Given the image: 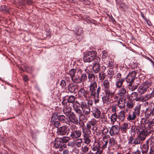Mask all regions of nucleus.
<instances>
[{
	"label": "nucleus",
	"instance_id": "f3484780",
	"mask_svg": "<svg viewBox=\"0 0 154 154\" xmlns=\"http://www.w3.org/2000/svg\"><path fill=\"white\" fill-rule=\"evenodd\" d=\"M102 59L103 61V63H106V64L107 65L108 64H109L108 66H109V64L111 63L109 62L108 61V58L107 57V53L106 51H102Z\"/></svg>",
	"mask_w": 154,
	"mask_h": 154
},
{
	"label": "nucleus",
	"instance_id": "f03ea898",
	"mask_svg": "<svg viewBox=\"0 0 154 154\" xmlns=\"http://www.w3.org/2000/svg\"><path fill=\"white\" fill-rule=\"evenodd\" d=\"M76 126L74 125H71L69 129L70 133V136L72 139H76L79 137L81 135V131L75 130Z\"/></svg>",
	"mask_w": 154,
	"mask_h": 154
},
{
	"label": "nucleus",
	"instance_id": "9d476101",
	"mask_svg": "<svg viewBox=\"0 0 154 154\" xmlns=\"http://www.w3.org/2000/svg\"><path fill=\"white\" fill-rule=\"evenodd\" d=\"M120 131V128L119 126L113 125L111 127L109 133L111 136H112L117 134Z\"/></svg>",
	"mask_w": 154,
	"mask_h": 154
},
{
	"label": "nucleus",
	"instance_id": "7c9ffc66",
	"mask_svg": "<svg viewBox=\"0 0 154 154\" xmlns=\"http://www.w3.org/2000/svg\"><path fill=\"white\" fill-rule=\"evenodd\" d=\"M124 81V79H117L115 83L116 87L117 88H120L122 86Z\"/></svg>",
	"mask_w": 154,
	"mask_h": 154
},
{
	"label": "nucleus",
	"instance_id": "a211bd4d",
	"mask_svg": "<svg viewBox=\"0 0 154 154\" xmlns=\"http://www.w3.org/2000/svg\"><path fill=\"white\" fill-rule=\"evenodd\" d=\"M78 85L71 84L68 86V90L71 93H75L78 91Z\"/></svg>",
	"mask_w": 154,
	"mask_h": 154
},
{
	"label": "nucleus",
	"instance_id": "338daca9",
	"mask_svg": "<svg viewBox=\"0 0 154 154\" xmlns=\"http://www.w3.org/2000/svg\"><path fill=\"white\" fill-rule=\"evenodd\" d=\"M83 70H84L85 71L86 73H88V75L89 74H90L91 73L90 72V71L89 70V69H88L87 68H83Z\"/></svg>",
	"mask_w": 154,
	"mask_h": 154
},
{
	"label": "nucleus",
	"instance_id": "49530a36",
	"mask_svg": "<svg viewBox=\"0 0 154 154\" xmlns=\"http://www.w3.org/2000/svg\"><path fill=\"white\" fill-rule=\"evenodd\" d=\"M109 143L111 146H114L116 143L115 139L113 138H111L109 139Z\"/></svg>",
	"mask_w": 154,
	"mask_h": 154
},
{
	"label": "nucleus",
	"instance_id": "f8f14e48",
	"mask_svg": "<svg viewBox=\"0 0 154 154\" xmlns=\"http://www.w3.org/2000/svg\"><path fill=\"white\" fill-rule=\"evenodd\" d=\"M65 117L63 115H57V113L55 112L53 115L51 117V120L54 121V119L56 120L58 119V120L60 121L61 122L64 123L65 122Z\"/></svg>",
	"mask_w": 154,
	"mask_h": 154
},
{
	"label": "nucleus",
	"instance_id": "4be33fe9",
	"mask_svg": "<svg viewBox=\"0 0 154 154\" xmlns=\"http://www.w3.org/2000/svg\"><path fill=\"white\" fill-rule=\"evenodd\" d=\"M126 93V90L124 86H122L118 90V94L120 97H124V95Z\"/></svg>",
	"mask_w": 154,
	"mask_h": 154
},
{
	"label": "nucleus",
	"instance_id": "423d86ee",
	"mask_svg": "<svg viewBox=\"0 0 154 154\" xmlns=\"http://www.w3.org/2000/svg\"><path fill=\"white\" fill-rule=\"evenodd\" d=\"M97 88V84L95 81L91 83L89 85V90L91 96L95 98L96 94V91Z\"/></svg>",
	"mask_w": 154,
	"mask_h": 154
},
{
	"label": "nucleus",
	"instance_id": "c756f323",
	"mask_svg": "<svg viewBox=\"0 0 154 154\" xmlns=\"http://www.w3.org/2000/svg\"><path fill=\"white\" fill-rule=\"evenodd\" d=\"M82 132L83 136H89L91 134V131L90 129H88L86 128L82 129Z\"/></svg>",
	"mask_w": 154,
	"mask_h": 154
},
{
	"label": "nucleus",
	"instance_id": "0e129e2a",
	"mask_svg": "<svg viewBox=\"0 0 154 154\" xmlns=\"http://www.w3.org/2000/svg\"><path fill=\"white\" fill-rule=\"evenodd\" d=\"M101 90V88L100 86H98V88H97L96 91V94H97L98 96L99 95V93Z\"/></svg>",
	"mask_w": 154,
	"mask_h": 154
},
{
	"label": "nucleus",
	"instance_id": "69168bd1",
	"mask_svg": "<svg viewBox=\"0 0 154 154\" xmlns=\"http://www.w3.org/2000/svg\"><path fill=\"white\" fill-rule=\"evenodd\" d=\"M72 152L76 154H78L79 153V150L78 149L74 148L72 149Z\"/></svg>",
	"mask_w": 154,
	"mask_h": 154
},
{
	"label": "nucleus",
	"instance_id": "37998d69",
	"mask_svg": "<svg viewBox=\"0 0 154 154\" xmlns=\"http://www.w3.org/2000/svg\"><path fill=\"white\" fill-rule=\"evenodd\" d=\"M134 103L131 100H130L127 103V106L129 108L132 109L134 107Z\"/></svg>",
	"mask_w": 154,
	"mask_h": 154
},
{
	"label": "nucleus",
	"instance_id": "680f3d73",
	"mask_svg": "<svg viewBox=\"0 0 154 154\" xmlns=\"http://www.w3.org/2000/svg\"><path fill=\"white\" fill-rule=\"evenodd\" d=\"M137 101H141L142 102H144V100H143V97H138V98H136L135 99Z\"/></svg>",
	"mask_w": 154,
	"mask_h": 154
},
{
	"label": "nucleus",
	"instance_id": "4468645a",
	"mask_svg": "<svg viewBox=\"0 0 154 154\" xmlns=\"http://www.w3.org/2000/svg\"><path fill=\"white\" fill-rule=\"evenodd\" d=\"M88 94V92L83 88H81L78 91V96L79 97V98L80 99L82 98H84L85 100L87 98V95Z\"/></svg>",
	"mask_w": 154,
	"mask_h": 154
},
{
	"label": "nucleus",
	"instance_id": "a19ab883",
	"mask_svg": "<svg viewBox=\"0 0 154 154\" xmlns=\"http://www.w3.org/2000/svg\"><path fill=\"white\" fill-rule=\"evenodd\" d=\"M109 129L106 126H104L102 130V134L103 135H105L109 132Z\"/></svg>",
	"mask_w": 154,
	"mask_h": 154
},
{
	"label": "nucleus",
	"instance_id": "e433bc0d",
	"mask_svg": "<svg viewBox=\"0 0 154 154\" xmlns=\"http://www.w3.org/2000/svg\"><path fill=\"white\" fill-rule=\"evenodd\" d=\"M82 143V141L81 139H77L75 142V144L78 147H80Z\"/></svg>",
	"mask_w": 154,
	"mask_h": 154
},
{
	"label": "nucleus",
	"instance_id": "ddd939ff",
	"mask_svg": "<svg viewBox=\"0 0 154 154\" xmlns=\"http://www.w3.org/2000/svg\"><path fill=\"white\" fill-rule=\"evenodd\" d=\"M57 133L58 135L63 136L67 134H68L69 133L67 132V128L66 126H62L58 128L57 131Z\"/></svg>",
	"mask_w": 154,
	"mask_h": 154
},
{
	"label": "nucleus",
	"instance_id": "6e6552de",
	"mask_svg": "<svg viewBox=\"0 0 154 154\" xmlns=\"http://www.w3.org/2000/svg\"><path fill=\"white\" fill-rule=\"evenodd\" d=\"M137 132L139 134V136H143L145 139L147 134V131L145 128L143 127L142 125H139L136 128Z\"/></svg>",
	"mask_w": 154,
	"mask_h": 154
},
{
	"label": "nucleus",
	"instance_id": "72a5a7b5",
	"mask_svg": "<svg viewBox=\"0 0 154 154\" xmlns=\"http://www.w3.org/2000/svg\"><path fill=\"white\" fill-rule=\"evenodd\" d=\"M152 82L150 80H148L143 82L141 85L147 89L151 85Z\"/></svg>",
	"mask_w": 154,
	"mask_h": 154
},
{
	"label": "nucleus",
	"instance_id": "6e6d98bb",
	"mask_svg": "<svg viewBox=\"0 0 154 154\" xmlns=\"http://www.w3.org/2000/svg\"><path fill=\"white\" fill-rule=\"evenodd\" d=\"M134 140V139L132 137H130L128 139V143L130 145H133Z\"/></svg>",
	"mask_w": 154,
	"mask_h": 154
},
{
	"label": "nucleus",
	"instance_id": "ea45409f",
	"mask_svg": "<svg viewBox=\"0 0 154 154\" xmlns=\"http://www.w3.org/2000/svg\"><path fill=\"white\" fill-rule=\"evenodd\" d=\"M88 122L92 126H94L96 124L97 121L95 119L92 118Z\"/></svg>",
	"mask_w": 154,
	"mask_h": 154
},
{
	"label": "nucleus",
	"instance_id": "0eeeda50",
	"mask_svg": "<svg viewBox=\"0 0 154 154\" xmlns=\"http://www.w3.org/2000/svg\"><path fill=\"white\" fill-rule=\"evenodd\" d=\"M81 107L83 113L85 115H88L90 113V107L87 105L86 102L82 101L81 102Z\"/></svg>",
	"mask_w": 154,
	"mask_h": 154
},
{
	"label": "nucleus",
	"instance_id": "5fc2aeb1",
	"mask_svg": "<svg viewBox=\"0 0 154 154\" xmlns=\"http://www.w3.org/2000/svg\"><path fill=\"white\" fill-rule=\"evenodd\" d=\"M60 85L62 88L65 87L66 85V83L65 81L64 80H62L61 82Z\"/></svg>",
	"mask_w": 154,
	"mask_h": 154
},
{
	"label": "nucleus",
	"instance_id": "412c9836",
	"mask_svg": "<svg viewBox=\"0 0 154 154\" xmlns=\"http://www.w3.org/2000/svg\"><path fill=\"white\" fill-rule=\"evenodd\" d=\"M129 128L128 124L125 122L124 123L122 126L120 128V130L122 133L125 134L126 133L127 130Z\"/></svg>",
	"mask_w": 154,
	"mask_h": 154
},
{
	"label": "nucleus",
	"instance_id": "cd10ccee",
	"mask_svg": "<svg viewBox=\"0 0 154 154\" xmlns=\"http://www.w3.org/2000/svg\"><path fill=\"white\" fill-rule=\"evenodd\" d=\"M125 112L124 110L121 111L119 112L118 116V118L121 121H123L125 119Z\"/></svg>",
	"mask_w": 154,
	"mask_h": 154
},
{
	"label": "nucleus",
	"instance_id": "f704fd0d",
	"mask_svg": "<svg viewBox=\"0 0 154 154\" xmlns=\"http://www.w3.org/2000/svg\"><path fill=\"white\" fill-rule=\"evenodd\" d=\"M81 150L82 152L80 154H87V152L88 151L89 148L86 146H82Z\"/></svg>",
	"mask_w": 154,
	"mask_h": 154
},
{
	"label": "nucleus",
	"instance_id": "20e7f679",
	"mask_svg": "<svg viewBox=\"0 0 154 154\" xmlns=\"http://www.w3.org/2000/svg\"><path fill=\"white\" fill-rule=\"evenodd\" d=\"M54 146L56 148H59V150L61 151L66 147V146L63 143L62 139L58 138L55 140Z\"/></svg>",
	"mask_w": 154,
	"mask_h": 154
},
{
	"label": "nucleus",
	"instance_id": "393cba45",
	"mask_svg": "<svg viewBox=\"0 0 154 154\" xmlns=\"http://www.w3.org/2000/svg\"><path fill=\"white\" fill-rule=\"evenodd\" d=\"M118 115L116 113H114L112 114L109 118L110 119L111 123L112 125L114 124L115 122L116 121Z\"/></svg>",
	"mask_w": 154,
	"mask_h": 154
},
{
	"label": "nucleus",
	"instance_id": "2f4dec72",
	"mask_svg": "<svg viewBox=\"0 0 154 154\" xmlns=\"http://www.w3.org/2000/svg\"><path fill=\"white\" fill-rule=\"evenodd\" d=\"M140 107L141 105L139 104L137 105L134 108V112L136 115L137 116H139L140 114Z\"/></svg>",
	"mask_w": 154,
	"mask_h": 154
},
{
	"label": "nucleus",
	"instance_id": "aec40b11",
	"mask_svg": "<svg viewBox=\"0 0 154 154\" xmlns=\"http://www.w3.org/2000/svg\"><path fill=\"white\" fill-rule=\"evenodd\" d=\"M145 137L143 136H139L134 139L133 143L134 145L142 143L141 141L145 140Z\"/></svg>",
	"mask_w": 154,
	"mask_h": 154
},
{
	"label": "nucleus",
	"instance_id": "bb28decb",
	"mask_svg": "<svg viewBox=\"0 0 154 154\" xmlns=\"http://www.w3.org/2000/svg\"><path fill=\"white\" fill-rule=\"evenodd\" d=\"M149 143H147V141L145 144H143L142 147V153H146L149 149Z\"/></svg>",
	"mask_w": 154,
	"mask_h": 154
},
{
	"label": "nucleus",
	"instance_id": "f257e3e1",
	"mask_svg": "<svg viewBox=\"0 0 154 154\" xmlns=\"http://www.w3.org/2000/svg\"><path fill=\"white\" fill-rule=\"evenodd\" d=\"M104 90V92H102L100 94L102 97L103 103L108 104L109 102V96L113 95L114 92H111L108 89L109 87V83L107 80H105L103 83Z\"/></svg>",
	"mask_w": 154,
	"mask_h": 154
},
{
	"label": "nucleus",
	"instance_id": "4c0bfd02",
	"mask_svg": "<svg viewBox=\"0 0 154 154\" xmlns=\"http://www.w3.org/2000/svg\"><path fill=\"white\" fill-rule=\"evenodd\" d=\"M72 106L74 109H79V107L81 106V104H80L78 102L76 101L72 104Z\"/></svg>",
	"mask_w": 154,
	"mask_h": 154
},
{
	"label": "nucleus",
	"instance_id": "09e8293b",
	"mask_svg": "<svg viewBox=\"0 0 154 154\" xmlns=\"http://www.w3.org/2000/svg\"><path fill=\"white\" fill-rule=\"evenodd\" d=\"M151 98V95L150 94H146L144 97H143L144 101H146Z\"/></svg>",
	"mask_w": 154,
	"mask_h": 154
},
{
	"label": "nucleus",
	"instance_id": "5701e85b",
	"mask_svg": "<svg viewBox=\"0 0 154 154\" xmlns=\"http://www.w3.org/2000/svg\"><path fill=\"white\" fill-rule=\"evenodd\" d=\"M125 100L124 97H120L118 103L119 107L121 109L123 108L125 106Z\"/></svg>",
	"mask_w": 154,
	"mask_h": 154
},
{
	"label": "nucleus",
	"instance_id": "473e14b6",
	"mask_svg": "<svg viewBox=\"0 0 154 154\" xmlns=\"http://www.w3.org/2000/svg\"><path fill=\"white\" fill-rule=\"evenodd\" d=\"M88 81L90 83L94 82V81H95V77L93 73L91 72L90 74H89L88 75Z\"/></svg>",
	"mask_w": 154,
	"mask_h": 154
},
{
	"label": "nucleus",
	"instance_id": "a18cd8bd",
	"mask_svg": "<svg viewBox=\"0 0 154 154\" xmlns=\"http://www.w3.org/2000/svg\"><path fill=\"white\" fill-rule=\"evenodd\" d=\"M145 113L146 114L148 115L149 116H151L152 114V116L154 115L153 111L150 109H147Z\"/></svg>",
	"mask_w": 154,
	"mask_h": 154
},
{
	"label": "nucleus",
	"instance_id": "79ce46f5",
	"mask_svg": "<svg viewBox=\"0 0 154 154\" xmlns=\"http://www.w3.org/2000/svg\"><path fill=\"white\" fill-rule=\"evenodd\" d=\"M75 100V97L74 96L71 95L70 96L68 99V101L69 103H73Z\"/></svg>",
	"mask_w": 154,
	"mask_h": 154
},
{
	"label": "nucleus",
	"instance_id": "603ef678",
	"mask_svg": "<svg viewBox=\"0 0 154 154\" xmlns=\"http://www.w3.org/2000/svg\"><path fill=\"white\" fill-rule=\"evenodd\" d=\"M53 122H54V125L56 128H57L60 125V123L58 121H56L54 119V121Z\"/></svg>",
	"mask_w": 154,
	"mask_h": 154
},
{
	"label": "nucleus",
	"instance_id": "39448f33",
	"mask_svg": "<svg viewBox=\"0 0 154 154\" xmlns=\"http://www.w3.org/2000/svg\"><path fill=\"white\" fill-rule=\"evenodd\" d=\"M69 116L66 117L67 121L65 122V123L67 124H70V122H71L74 124H78L79 121L73 112H72L69 115Z\"/></svg>",
	"mask_w": 154,
	"mask_h": 154
},
{
	"label": "nucleus",
	"instance_id": "774afa93",
	"mask_svg": "<svg viewBox=\"0 0 154 154\" xmlns=\"http://www.w3.org/2000/svg\"><path fill=\"white\" fill-rule=\"evenodd\" d=\"M149 154H154V147H151Z\"/></svg>",
	"mask_w": 154,
	"mask_h": 154
},
{
	"label": "nucleus",
	"instance_id": "864d4df0",
	"mask_svg": "<svg viewBox=\"0 0 154 154\" xmlns=\"http://www.w3.org/2000/svg\"><path fill=\"white\" fill-rule=\"evenodd\" d=\"M99 77L100 80H103L105 78V75L104 73L100 72L99 73Z\"/></svg>",
	"mask_w": 154,
	"mask_h": 154
},
{
	"label": "nucleus",
	"instance_id": "13d9d810",
	"mask_svg": "<svg viewBox=\"0 0 154 154\" xmlns=\"http://www.w3.org/2000/svg\"><path fill=\"white\" fill-rule=\"evenodd\" d=\"M79 124L80 127L82 128V129L84 128V123L82 121L80 120Z\"/></svg>",
	"mask_w": 154,
	"mask_h": 154
},
{
	"label": "nucleus",
	"instance_id": "58836bf2",
	"mask_svg": "<svg viewBox=\"0 0 154 154\" xmlns=\"http://www.w3.org/2000/svg\"><path fill=\"white\" fill-rule=\"evenodd\" d=\"M83 139L84 140V143L86 144H88L91 142V140L89 138V136H83Z\"/></svg>",
	"mask_w": 154,
	"mask_h": 154
},
{
	"label": "nucleus",
	"instance_id": "a878e982",
	"mask_svg": "<svg viewBox=\"0 0 154 154\" xmlns=\"http://www.w3.org/2000/svg\"><path fill=\"white\" fill-rule=\"evenodd\" d=\"M92 69L95 73H97L100 70V66L99 64H93Z\"/></svg>",
	"mask_w": 154,
	"mask_h": 154
},
{
	"label": "nucleus",
	"instance_id": "052dcab7",
	"mask_svg": "<svg viewBox=\"0 0 154 154\" xmlns=\"http://www.w3.org/2000/svg\"><path fill=\"white\" fill-rule=\"evenodd\" d=\"M111 108L112 112H114V113H116V106L114 105H112Z\"/></svg>",
	"mask_w": 154,
	"mask_h": 154
},
{
	"label": "nucleus",
	"instance_id": "c85d7f7f",
	"mask_svg": "<svg viewBox=\"0 0 154 154\" xmlns=\"http://www.w3.org/2000/svg\"><path fill=\"white\" fill-rule=\"evenodd\" d=\"M147 89L144 87L141 84L139 87L138 89V92L140 94H144L146 91Z\"/></svg>",
	"mask_w": 154,
	"mask_h": 154
},
{
	"label": "nucleus",
	"instance_id": "6ab92c4d",
	"mask_svg": "<svg viewBox=\"0 0 154 154\" xmlns=\"http://www.w3.org/2000/svg\"><path fill=\"white\" fill-rule=\"evenodd\" d=\"M93 115L96 119L100 117L101 115V112L99 109L96 107L93 108L91 111Z\"/></svg>",
	"mask_w": 154,
	"mask_h": 154
},
{
	"label": "nucleus",
	"instance_id": "3c124183",
	"mask_svg": "<svg viewBox=\"0 0 154 154\" xmlns=\"http://www.w3.org/2000/svg\"><path fill=\"white\" fill-rule=\"evenodd\" d=\"M137 94L136 92H134L132 93L131 94V99L133 100H135L137 97Z\"/></svg>",
	"mask_w": 154,
	"mask_h": 154
},
{
	"label": "nucleus",
	"instance_id": "de8ad7c7",
	"mask_svg": "<svg viewBox=\"0 0 154 154\" xmlns=\"http://www.w3.org/2000/svg\"><path fill=\"white\" fill-rule=\"evenodd\" d=\"M94 64H99V62L100 61V59L98 57H95L94 59Z\"/></svg>",
	"mask_w": 154,
	"mask_h": 154
},
{
	"label": "nucleus",
	"instance_id": "4d7b16f0",
	"mask_svg": "<svg viewBox=\"0 0 154 154\" xmlns=\"http://www.w3.org/2000/svg\"><path fill=\"white\" fill-rule=\"evenodd\" d=\"M87 76L85 74L83 73L81 75L82 80L83 81H85L87 79Z\"/></svg>",
	"mask_w": 154,
	"mask_h": 154
},
{
	"label": "nucleus",
	"instance_id": "dca6fc26",
	"mask_svg": "<svg viewBox=\"0 0 154 154\" xmlns=\"http://www.w3.org/2000/svg\"><path fill=\"white\" fill-rule=\"evenodd\" d=\"M71 106L69 103H67L66 104V106H64L63 112L66 115L68 116L72 113L71 112L72 110Z\"/></svg>",
	"mask_w": 154,
	"mask_h": 154
},
{
	"label": "nucleus",
	"instance_id": "1a4fd4ad",
	"mask_svg": "<svg viewBox=\"0 0 154 154\" xmlns=\"http://www.w3.org/2000/svg\"><path fill=\"white\" fill-rule=\"evenodd\" d=\"M82 71L81 69H79L76 72V74L71 79L72 82L76 83H81L82 81V79L80 77V75L81 74Z\"/></svg>",
	"mask_w": 154,
	"mask_h": 154
},
{
	"label": "nucleus",
	"instance_id": "c9c22d12",
	"mask_svg": "<svg viewBox=\"0 0 154 154\" xmlns=\"http://www.w3.org/2000/svg\"><path fill=\"white\" fill-rule=\"evenodd\" d=\"M69 74L72 78L76 74V72L75 69H72L69 71Z\"/></svg>",
	"mask_w": 154,
	"mask_h": 154
},
{
	"label": "nucleus",
	"instance_id": "c03bdc74",
	"mask_svg": "<svg viewBox=\"0 0 154 154\" xmlns=\"http://www.w3.org/2000/svg\"><path fill=\"white\" fill-rule=\"evenodd\" d=\"M149 142L150 144L154 146V137H150L147 140V143H149Z\"/></svg>",
	"mask_w": 154,
	"mask_h": 154
},
{
	"label": "nucleus",
	"instance_id": "8fccbe9b",
	"mask_svg": "<svg viewBox=\"0 0 154 154\" xmlns=\"http://www.w3.org/2000/svg\"><path fill=\"white\" fill-rule=\"evenodd\" d=\"M76 114L78 115V116H80V115L82 113V110L80 109H74Z\"/></svg>",
	"mask_w": 154,
	"mask_h": 154
},
{
	"label": "nucleus",
	"instance_id": "bf43d9fd",
	"mask_svg": "<svg viewBox=\"0 0 154 154\" xmlns=\"http://www.w3.org/2000/svg\"><path fill=\"white\" fill-rule=\"evenodd\" d=\"M154 124V122L152 121H150L148 124V126H149V128H152Z\"/></svg>",
	"mask_w": 154,
	"mask_h": 154
},
{
	"label": "nucleus",
	"instance_id": "9b49d317",
	"mask_svg": "<svg viewBox=\"0 0 154 154\" xmlns=\"http://www.w3.org/2000/svg\"><path fill=\"white\" fill-rule=\"evenodd\" d=\"M136 74L135 71H133L130 73L127 76L126 79L127 82H133Z\"/></svg>",
	"mask_w": 154,
	"mask_h": 154
},
{
	"label": "nucleus",
	"instance_id": "b1692460",
	"mask_svg": "<svg viewBox=\"0 0 154 154\" xmlns=\"http://www.w3.org/2000/svg\"><path fill=\"white\" fill-rule=\"evenodd\" d=\"M136 118V115L134 112H129L126 118L128 121H132L135 120Z\"/></svg>",
	"mask_w": 154,
	"mask_h": 154
},
{
	"label": "nucleus",
	"instance_id": "e2e57ef3",
	"mask_svg": "<svg viewBox=\"0 0 154 154\" xmlns=\"http://www.w3.org/2000/svg\"><path fill=\"white\" fill-rule=\"evenodd\" d=\"M103 66H102L101 67V68L102 72H104V71L106 70V66H107V65H107L106 64V63L105 64V63H103Z\"/></svg>",
	"mask_w": 154,
	"mask_h": 154
},
{
	"label": "nucleus",
	"instance_id": "2eb2a0df",
	"mask_svg": "<svg viewBox=\"0 0 154 154\" xmlns=\"http://www.w3.org/2000/svg\"><path fill=\"white\" fill-rule=\"evenodd\" d=\"M108 141V139L105 136L103 137V139L101 140V141H100L99 145L103 149H104L107 148Z\"/></svg>",
	"mask_w": 154,
	"mask_h": 154
},
{
	"label": "nucleus",
	"instance_id": "7ed1b4c3",
	"mask_svg": "<svg viewBox=\"0 0 154 154\" xmlns=\"http://www.w3.org/2000/svg\"><path fill=\"white\" fill-rule=\"evenodd\" d=\"M96 54V52L94 51L87 53L83 57L84 61L85 62H91L94 60Z\"/></svg>",
	"mask_w": 154,
	"mask_h": 154
}]
</instances>
